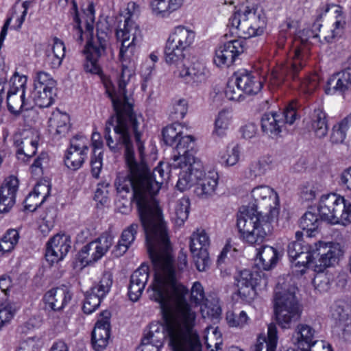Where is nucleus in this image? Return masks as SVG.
<instances>
[{"label":"nucleus","instance_id":"nucleus-1","mask_svg":"<svg viewBox=\"0 0 351 351\" xmlns=\"http://www.w3.org/2000/svg\"><path fill=\"white\" fill-rule=\"evenodd\" d=\"M106 123L104 138L113 152L118 145L125 147V156L130 173L119 176L115 181L118 193L133 191L141 224L145 230L147 251L151 259L171 255V245L163 221L162 211L154 198L168 174L159 162L151 173L144 162V145L141 141L143 132V118L137 117L128 107L126 110H115Z\"/></svg>","mask_w":351,"mask_h":351},{"label":"nucleus","instance_id":"nucleus-2","mask_svg":"<svg viewBox=\"0 0 351 351\" xmlns=\"http://www.w3.org/2000/svg\"><path fill=\"white\" fill-rule=\"evenodd\" d=\"M154 278L150 298L160 304L163 324H152L143 339L160 347L167 335L173 351H202L197 313L186 301L188 289L178 281L171 255L151 259Z\"/></svg>","mask_w":351,"mask_h":351},{"label":"nucleus","instance_id":"nucleus-3","mask_svg":"<svg viewBox=\"0 0 351 351\" xmlns=\"http://www.w3.org/2000/svg\"><path fill=\"white\" fill-rule=\"evenodd\" d=\"M116 36L121 43L119 56L121 61V70L118 74L116 83L109 80L104 81L106 92L111 99L114 110H126L128 107L132 110L127 95L126 86L135 73V61L132 58L135 47L141 40V32L138 25L130 17L125 19L123 28L117 30Z\"/></svg>","mask_w":351,"mask_h":351},{"label":"nucleus","instance_id":"nucleus-4","mask_svg":"<svg viewBox=\"0 0 351 351\" xmlns=\"http://www.w3.org/2000/svg\"><path fill=\"white\" fill-rule=\"evenodd\" d=\"M171 166L180 169L179 178L176 187L184 191L196 185L194 193L201 199H208L216 193L219 175L214 170L204 173L201 160L191 154L175 157Z\"/></svg>","mask_w":351,"mask_h":351},{"label":"nucleus","instance_id":"nucleus-5","mask_svg":"<svg viewBox=\"0 0 351 351\" xmlns=\"http://www.w3.org/2000/svg\"><path fill=\"white\" fill-rule=\"evenodd\" d=\"M298 288L292 278L280 276L274 295V311L277 324L283 329L291 328L301 317L302 307L295 295Z\"/></svg>","mask_w":351,"mask_h":351},{"label":"nucleus","instance_id":"nucleus-6","mask_svg":"<svg viewBox=\"0 0 351 351\" xmlns=\"http://www.w3.org/2000/svg\"><path fill=\"white\" fill-rule=\"evenodd\" d=\"M300 43L295 40L290 59L285 64L278 66L270 75V84L274 88L280 86L286 80H298L300 84L301 91L306 95L312 94L318 87L319 77L313 74L305 77L302 82L298 79V75L306 65V50L298 46Z\"/></svg>","mask_w":351,"mask_h":351},{"label":"nucleus","instance_id":"nucleus-7","mask_svg":"<svg viewBox=\"0 0 351 351\" xmlns=\"http://www.w3.org/2000/svg\"><path fill=\"white\" fill-rule=\"evenodd\" d=\"M267 25V19L262 10L256 5L243 4L230 17L228 27L235 36L250 38L263 34Z\"/></svg>","mask_w":351,"mask_h":351},{"label":"nucleus","instance_id":"nucleus-8","mask_svg":"<svg viewBox=\"0 0 351 351\" xmlns=\"http://www.w3.org/2000/svg\"><path fill=\"white\" fill-rule=\"evenodd\" d=\"M274 220L253 208L243 207L237 215V227L245 242L251 245H261L270 232L271 222Z\"/></svg>","mask_w":351,"mask_h":351},{"label":"nucleus","instance_id":"nucleus-9","mask_svg":"<svg viewBox=\"0 0 351 351\" xmlns=\"http://www.w3.org/2000/svg\"><path fill=\"white\" fill-rule=\"evenodd\" d=\"M87 11L86 29L90 35H93L95 20L93 7L89 5ZM108 42V35L104 32H97L96 37L91 36V38L87 41L83 50L85 56L84 68L86 72L98 75L101 73V68L99 60L106 53Z\"/></svg>","mask_w":351,"mask_h":351},{"label":"nucleus","instance_id":"nucleus-10","mask_svg":"<svg viewBox=\"0 0 351 351\" xmlns=\"http://www.w3.org/2000/svg\"><path fill=\"white\" fill-rule=\"evenodd\" d=\"M317 210L320 219L328 223L343 226L351 223V204L337 193L323 195Z\"/></svg>","mask_w":351,"mask_h":351},{"label":"nucleus","instance_id":"nucleus-11","mask_svg":"<svg viewBox=\"0 0 351 351\" xmlns=\"http://www.w3.org/2000/svg\"><path fill=\"white\" fill-rule=\"evenodd\" d=\"M195 32L184 25L175 27L170 32L165 47V59L170 65H178L184 60L187 51L193 45Z\"/></svg>","mask_w":351,"mask_h":351},{"label":"nucleus","instance_id":"nucleus-12","mask_svg":"<svg viewBox=\"0 0 351 351\" xmlns=\"http://www.w3.org/2000/svg\"><path fill=\"white\" fill-rule=\"evenodd\" d=\"M297 119V112L293 105L288 106L282 112L265 113L261 119L263 133L272 138H278L285 130V125H292Z\"/></svg>","mask_w":351,"mask_h":351},{"label":"nucleus","instance_id":"nucleus-13","mask_svg":"<svg viewBox=\"0 0 351 351\" xmlns=\"http://www.w3.org/2000/svg\"><path fill=\"white\" fill-rule=\"evenodd\" d=\"M182 127L180 124H172L167 126L162 130V137L165 144L169 146H175L178 155L174 154L175 157L182 155L193 154L194 139L191 135L182 136ZM173 161H172L173 162Z\"/></svg>","mask_w":351,"mask_h":351},{"label":"nucleus","instance_id":"nucleus-14","mask_svg":"<svg viewBox=\"0 0 351 351\" xmlns=\"http://www.w3.org/2000/svg\"><path fill=\"white\" fill-rule=\"evenodd\" d=\"M210 246V238L203 229H197L190 237V250L195 265L199 271H204L209 265L208 248Z\"/></svg>","mask_w":351,"mask_h":351},{"label":"nucleus","instance_id":"nucleus-15","mask_svg":"<svg viewBox=\"0 0 351 351\" xmlns=\"http://www.w3.org/2000/svg\"><path fill=\"white\" fill-rule=\"evenodd\" d=\"M251 196L257 203L255 206L257 208H265L267 212L266 217L270 219H277L279 215V197L277 193L271 187L267 185H261L254 187L251 191Z\"/></svg>","mask_w":351,"mask_h":351},{"label":"nucleus","instance_id":"nucleus-16","mask_svg":"<svg viewBox=\"0 0 351 351\" xmlns=\"http://www.w3.org/2000/svg\"><path fill=\"white\" fill-rule=\"evenodd\" d=\"M114 243V237L103 234L99 238L84 245L80 251L81 262L92 264L101 259Z\"/></svg>","mask_w":351,"mask_h":351},{"label":"nucleus","instance_id":"nucleus-17","mask_svg":"<svg viewBox=\"0 0 351 351\" xmlns=\"http://www.w3.org/2000/svg\"><path fill=\"white\" fill-rule=\"evenodd\" d=\"M89 141L83 136H75L70 141V146L64 156V163L72 171L80 169L87 158Z\"/></svg>","mask_w":351,"mask_h":351},{"label":"nucleus","instance_id":"nucleus-18","mask_svg":"<svg viewBox=\"0 0 351 351\" xmlns=\"http://www.w3.org/2000/svg\"><path fill=\"white\" fill-rule=\"evenodd\" d=\"M38 143V132L33 130H26L15 134L14 145L19 160L26 162L36 152Z\"/></svg>","mask_w":351,"mask_h":351},{"label":"nucleus","instance_id":"nucleus-19","mask_svg":"<svg viewBox=\"0 0 351 351\" xmlns=\"http://www.w3.org/2000/svg\"><path fill=\"white\" fill-rule=\"evenodd\" d=\"M312 252L319 265L324 268L334 265L343 254V247L337 242L319 241L315 243Z\"/></svg>","mask_w":351,"mask_h":351},{"label":"nucleus","instance_id":"nucleus-20","mask_svg":"<svg viewBox=\"0 0 351 351\" xmlns=\"http://www.w3.org/2000/svg\"><path fill=\"white\" fill-rule=\"evenodd\" d=\"M176 66L177 69L175 74L188 85L198 86L206 80V69L202 62L195 61L187 66L183 60L180 64Z\"/></svg>","mask_w":351,"mask_h":351},{"label":"nucleus","instance_id":"nucleus-21","mask_svg":"<svg viewBox=\"0 0 351 351\" xmlns=\"http://www.w3.org/2000/svg\"><path fill=\"white\" fill-rule=\"evenodd\" d=\"M71 240L69 235L57 234L46 243L45 258L50 264L62 261L71 247Z\"/></svg>","mask_w":351,"mask_h":351},{"label":"nucleus","instance_id":"nucleus-22","mask_svg":"<svg viewBox=\"0 0 351 351\" xmlns=\"http://www.w3.org/2000/svg\"><path fill=\"white\" fill-rule=\"evenodd\" d=\"M243 41L234 39L224 43L215 51L214 63L219 67L231 65L237 57L243 52Z\"/></svg>","mask_w":351,"mask_h":351},{"label":"nucleus","instance_id":"nucleus-23","mask_svg":"<svg viewBox=\"0 0 351 351\" xmlns=\"http://www.w3.org/2000/svg\"><path fill=\"white\" fill-rule=\"evenodd\" d=\"M92 332L91 342L96 351H103L108 346L110 335V313L104 311Z\"/></svg>","mask_w":351,"mask_h":351},{"label":"nucleus","instance_id":"nucleus-24","mask_svg":"<svg viewBox=\"0 0 351 351\" xmlns=\"http://www.w3.org/2000/svg\"><path fill=\"white\" fill-rule=\"evenodd\" d=\"M72 294L65 286L53 288L47 291L43 296L45 308L53 311H62L71 302Z\"/></svg>","mask_w":351,"mask_h":351},{"label":"nucleus","instance_id":"nucleus-25","mask_svg":"<svg viewBox=\"0 0 351 351\" xmlns=\"http://www.w3.org/2000/svg\"><path fill=\"white\" fill-rule=\"evenodd\" d=\"M294 345L298 350L307 351L317 341L315 330L306 324H299L295 328L292 337Z\"/></svg>","mask_w":351,"mask_h":351},{"label":"nucleus","instance_id":"nucleus-26","mask_svg":"<svg viewBox=\"0 0 351 351\" xmlns=\"http://www.w3.org/2000/svg\"><path fill=\"white\" fill-rule=\"evenodd\" d=\"M237 86L247 95H256L263 88V80L257 75L246 70H239L234 75Z\"/></svg>","mask_w":351,"mask_h":351},{"label":"nucleus","instance_id":"nucleus-27","mask_svg":"<svg viewBox=\"0 0 351 351\" xmlns=\"http://www.w3.org/2000/svg\"><path fill=\"white\" fill-rule=\"evenodd\" d=\"M237 295L242 301L250 302L256 295L254 282L250 271L245 269L235 278Z\"/></svg>","mask_w":351,"mask_h":351},{"label":"nucleus","instance_id":"nucleus-28","mask_svg":"<svg viewBox=\"0 0 351 351\" xmlns=\"http://www.w3.org/2000/svg\"><path fill=\"white\" fill-rule=\"evenodd\" d=\"M149 279V267L141 265L130 277L128 295L132 301H137L145 289Z\"/></svg>","mask_w":351,"mask_h":351},{"label":"nucleus","instance_id":"nucleus-29","mask_svg":"<svg viewBox=\"0 0 351 351\" xmlns=\"http://www.w3.org/2000/svg\"><path fill=\"white\" fill-rule=\"evenodd\" d=\"M19 180L15 176H10L0 189V213H8L15 204Z\"/></svg>","mask_w":351,"mask_h":351},{"label":"nucleus","instance_id":"nucleus-30","mask_svg":"<svg viewBox=\"0 0 351 351\" xmlns=\"http://www.w3.org/2000/svg\"><path fill=\"white\" fill-rule=\"evenodd\" d=\"M69 128V114L58 110L53 111L48 121V130L50 134L56 137L64 136Z\"/></svg>","mask_w":351,"mask_h":351},{"label":"nucleus","instance_id":"nucleus-31","mask_svg":"<svg viewBox=\"0 0 351 351\" xmlns=\"http://www.w3.org/2000/svg\"><path fill=\"white\" fill-rule=\"evenodd\" d=\"M351 90V69H346L332 75L327 83L326 93H345Z\"/></svg>","mask_w":351,"mask_h":351},{"label":"nucleus","instance_id":"nucleus-32","mask_svg":"<svg viewBox=\"0 0 351 351\" xmlns=\"http://www.w3.org/2000/svg\"><path fill=\"white\" fill-rule=\"evenodd\" d=\"M6 101L8 110L14 114L33 108L32 102L25 97V92L23 91L8 90Z\"/></svg>","mask_w":351,"mask_h":351},{"label":"nucleus","instance_id":"nucleus-33","mask_svg":"<svg viewBox=\"0 0 351 351\" xmlns=\"http://www.w3.org/2000/svg\"><path fill=\"white\" fill-rule=\"evenodd\" d=\"M138 228V223H133L123 230L120 239L112 250L114 256L120 257L128 251L136 239Z\"/></svg>","mask_w":351,"mask_h":351},{"label":"nucleus","instance_id":"nucleus-34","mask_svg":"<svg viewBox=\"0 0 351 351\" xmlns=\"http://www.w3.org/2000/svg\"><path fill=\"white\" fill-rule=\"evenodd\" d=\"M278 329L274 324H269L267 327V337L260 335L256 343L251 347V351H263L266 343V351H276L278 344Z\"/></svg>","mask_w":351,"mask_h":351},{"label":"nucleus","instance_id":"nucleus-35","mask_svg":"<svg viewBox=\"0 0 351 351\" xmlns=\"http://www.w3.org/2000/svg\"><path fill=\"white\" fill-rule=\"evenodd\" d=\"M280 255L278 251L271 246L265 245L258 252L256 265L264 270H269L276 266Z\"/></svg>","mask_w":351,"mask_h":351},{"label":"nucleus","instance_id":"nucleus-36","mask_svg":"<svg viewBox=\"0 0 351 351\" xmlns=\"http://www.w3.org/2000/svg\"><path fill=\"white\" fill-rule=\"evenodd\" d=\"M311 128L315 136L319 138L325 137L328 131L326 114L320 108H315L311 115Z\"/></svg>","mask_w":351,"mask_h":351},{"label":"nucleus","instance_id":"nucleus-37","mask_svg":"<svg viewBox=\"0 0 351 351\" xmlns=\"http://www.w3.org/2000/svg\"><path fill=\"white\" fill-rule=\"evenodd\" d=\"M274 167L271 157L265 156L252 162L249 166V178L255 180L265 176Z\"/></svg>","mask_w":351,"mask_h":351},{"label":"nucleus","instance_id":"nucleus-38","mask_svg":"<svg viewBox=\"0 0 351 351\" xmlns=\"http://www.w3.org/2000/svg\"><path fill=\"white\" fill-rule=\"evenodd\" d=\"M184 0H152L151 6L156 15L166 17L183 5Z\"/></svg>","mask_w":351,"mask_h":351},{"label":"nucleus","instance_id":"nucleus-39","mask_svg":"<svg viewBox=\"0 0 351 351\" xmlns=\"http://www.w3.org/2000/svg\"><path fill=\"white\" fill-rule=\"evenodd\" d=\"M190 200L189 197H182L173 204L172 219L178 226H182L189 217Z\"/></svg>","mask_w":351,"mask_h":351},{"label":"nucleus","instance_id":"nucleus-40","mask_svg":"<svg viewBox=\"0 0 351 351\" xmlns=\"http://www.w3.org/2000/svg\"><path fill=\"white\" fill-rule=\"evenodd\" d=\"M232 113L227 110H221L215 121V128L213 134L222 138L226 135L229 125L232 121Z\"/></svg>","mask_w":351,"mask_h":351},{"label":"nucleus","instance_id":"nucleus-41","mask_svg":"<svg viewBox=\"0 0 351 351\" xmlns=\"http://www.w3.org/2000/svg\"><path fill=\"white\" fill-rule=\"evenodd\" d=\"M19 240V233L15 229H9L0 239V257L12 252Z\"/></svg>","mask_w":351,"mask_h":351},{"label":"nucleus","instance_id":"nucleus-42","mask_svg":"<svg viewBox=\"0 0 351 351\" xmlns=\"http://www.w3.org/2000/svg\"><path fill=\"white\" fill-rule=\"evenodd\" d=\"M56 93L52 89H34L32 97L34 103L39 108H48L55 101Z\"/></svg>","mask_w":351,"mask_h":351},{"label":"nucleus","instance_id":"nucleus-43","mask_svg":"<svg viewBox=\"0 0 351 351\" xmlns=\"http://www.w3.org/2000/svg\"><path fill=\"white\" fill-rule=\"evenodd\" d=\"M112 276L109 272H105L102 275L99 282L91 287L90 291L104 299L109 293L112 285Z\"/></svg>","mask_w":351,"mask_h":351},{"label":"nucleus","instance_id":"nucleus-44","mask_svg":"<svg viewBox=\"0 0 351 351\" xmlns=\"http://www.w3.org/2000/svg\"><path fill=\"white\" fill-rule=\"evenodd\" d=\"M226 319L229 326L238 328H244L250 320L244 311H228L226 315Z\"/></svg>","mask_w":351,"mask_h":351},{"label":"nucleus","instance_id":"nucleus-45","mask_svg":"<svg viewBox=\"0 0 351 351\" xmlns=\"http://www.w3.org/2000/svg\"><path fill=\"white\" fill-rule=\"evenodd\" d=\"M320 221L317 215L311 211L306 212L300 221V226L303 230H306L309 237L316 231L319 227Z\"/></svg>","mask_w":351,"mask_h":351},{"label":"nucleus","instance_id":"nucleus-46","mask_svg":"<svg viewBox=\"0 0 351 351\" xmlns=\"http://www.w3.org/2000/svg\"><path fill=\"white\" fill-rule=\"evenodd\" d=\"M332 317L337 326L351 320V311L345 304H336L332 311Z\"/></svg>","mask_w":351,"mask_h":351},{"label":"nucleus","instance_id":"nucleus-47","mask_svg":"<svg viewBox=\"0 0 351 351\" xmlns=\"http://www.w3.org/2000/svg\"><path fill=\"white\" fill-rule=\"evenodd\" d=\"M57 211L54 210H46L41 216V222L39 230L44 237H46L53 228L56 222Z\"/></svg>","mask_w":351,"mask_h":351},{"label":"nucleus","instance_id":"nucleus-48","mask_svg":"<svg viewBox=\"0 0 351 351\" xmlns=\"http://www.w3.org/2000/svg\"><path fill=\"white\" fill-rule=\"evenodd\" d=\"M332 276L328 273H317L313 280L315 289L320 293H326L330 289Z\"/></svg>","mask_w":351,"mask_h":351},{"label":"nucleus","instance_id":"nucleus-49","mask_svg":"<svg viewBox=\"0 0 351 351\" xmlns=\"http://www.w3.org/2000/svg\"><path fill=\"white\" fill-rule=\"evenodd\" d=\"M56 86V81L50 74L45 71H39L34 79V89H52Z\"/></svg>","mask_w":351,"mask_h":351},{"label":"nucleus","instance_id":"nucleus-50","mask_svg":"<svg viewBox=\"0 0 351 351\" xmlns=\"http://www.w3.org/2000/svg\"><path fill=\"white\" fill-rule=\"evenodd\" d=\"M241 154V147L238 144L230 145L222 156L226 166H234L239 162Z\"/></svg>","mask_w":351,"mask_h":351},{"label":"nucleus","instance_id":"nucleus-51","mask_svg":"<svg viewBox=\"0 0 351 351\" xmlns=\"http://www.w3.org/2000/svg\"><path fill=\"white\" fill-rule=\"evenodd\" d=\"M73 21L75 23L73 29V34L75 39L82 43L83 40V31L81 27V19L77 10V5L75 0H72V8L70 10Z\"/></svg>","mask_w":351,"mask_h":351},{"label":"nucleus","instance_id":"nucleus-52","mask_svg":"<svg viewBox=\"0 0 351 351\" xmlns=\"http://www.w3.org/2000/svg\"><path fill=\"white\" fill-rule=\"evenodd\" d=\"M102 300L90 291H87L82 307L84 313L90 314L94 312L99 306Z\"/></svg>","mask_w":351,"mask_h":351},{"label":"nucleus","instance_id":"nucleus-53","mask_svg":"<svg viewBox=\"0 0 351 351\" xmlns=\"http://www.w3.org/2000/svg\"><path fill=\"white\" fill-rule=\"evenodd\" d=\"M50 186L46 183H38L32 193L27 196V202H30L32 199H40L41 202H44L46 198L49 195Z\"/></svg>","mask_w":351,"mask_h":351},{"label":"nucleus","instance_id":"nucleus-54","mask_svg":"<svg viewBox=\"0 0 351 351\" xmlns=\"http://www.w3.org/2000/svg\"><path fill=\"white\" fill-rule=\"evenodd\" d=\"M345 24L344 17L335 19L332 28L327 32L324 30L322 32V37L327 43L331 42L340 31L343 29Z\"/></svg>","mask_w":351,"mask_h":351},{"label":"nucleus","instance_id":"nucleus-55","mask_svg":"<svg viewBox=\"0 0 351 351\" xmlns=\"http://www.w3.org/2000/svg\"><path fill=\"white\" fill-rule=\"evenodd\" d=\"M322 27V25L319 21H317L313 24L311 29H304L300 35L301 42H308L312 39L319 38L321 36H322V34H319Z\"/></svg>","mask_w":351,"mask_h":351},{"label":"nucleus","instance_id":"nucleus-56","mask_svg":"<svg viewBox=\"0 0 351 351\" xmlns=\"http://www.w3.org/2000/svg\"><path fill=\"white\" fill-rule=\"evenodd\" d=\"M49 156L45 152H42L34 161L30 167L31 172L34 176L43 174V169L48 165Z\"/></svg>","mask_w":351,"mask_h":351},{"label":"nucleus","instance_id":"nucleus-57","mask_svg":"<svg viewBox=\"0 0 351 351\" xmlns=\"http://www.w3.org/2000/svg\"><path fill=\"white\" fill-rule=\"evenodd\" d=\"M188 110V102L185 99H175L173 102L171 113L174 119H182L184 117Z\"/></svg>","mask_w":351,"mask_h":351},{"label":"nucleus","instance_id":"nucleus-58","mask_svg":"<svg viewBox=\"0 0 351 351\" xmlns=\"http://www.w3.org/2000/svg\"><path fill=\"white\" fill-rule=\"evenodd\" d=\"M287 252L291 259L295 258H308L309 256L308 252L304 251V247L302 245L301 242L293 241L288 245Z\"/></svg>","mask_w":351,"mask_h":351},{"label":"nucleus","instance_id":"nucleus-59","mask_svg":"<svg viewBox=\"0 0 351 351\" xmlns=\"http://www.w3.org/2000/svg\"><path fill=\"white\" fill-rule=\"evenodd\" d=\"M200 311L202 317L211 319H217L221 315V308L217 304H203L201 306Z\"/></svg>","mask_w":351,"mask_h":351},{"label":"nucleus","instance_id":"nucleus-60","mask_svg":"<svg viewBox=\"0 0 351 351\" xmlns=\"http://www.w3.org/2000/svg\"><path fill=\"white\" fill-rule=\"evenodd\" d=\"M27 82V78L25 75H21L17 72H15L10 78V87L9 90L25 92Z\"/></svg>","mask_w":351,"mask_h":351},{"label":"nucleus","instance_id":"nucleus-61","mask_svg":"<svg viewBox=\"0 0 351 351\" xmlns=\"http://www.w3.org/2000/svg\"><path fill=\"white\" fill-rule=\"evenodd\" d=\"M241 88L237 86L236 78L228 82L225 90L226 97L232 101H239L241 97Z\"/></svg>","mask_w":351,"mask_h":351},{"label":"nucleus","instance_id":"nucleus-62","mask_svg":"<svg viewBox=\"0 0 351 351\" xmlns=\"http://www.w3.org/2000/svg\"><path fill=\"white\" fill-rule=\"evenodd\" d=\"M204 300L205 293L203 286L199 282H195L191 287V300L196 304H200L202 306Z\"/></svg>","mask_w":351,"mask_h":351},{"label":"nucleus","instance_id":"nucleus-63","mask_svg":"<svg viewBox=\"0 0 351 351\" xmlns=\"http://www.w3.org/2000/svg\"><path fill=\"white\" fill-rule=\"evenodd\" d=\"M40 341L36 337H29L23 341L16 351H40Z\"/></svg>","mask_w":351,"mask_h":351},{"label":"nucleus","instance_id":"nucleus-64","mask_svg":"<svg viewBox=\"0 0 351 351\" xmlns=\"http://www.w3.org/2000/svg\"><path fill=\"white\" fill-rule=\"evenodd\" d=\"M15 311L10 304L0 305V328L9 323Z\"/></svg>","mask_w":351,"mask_h":351}]
</instances>
